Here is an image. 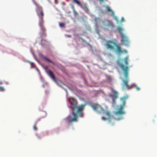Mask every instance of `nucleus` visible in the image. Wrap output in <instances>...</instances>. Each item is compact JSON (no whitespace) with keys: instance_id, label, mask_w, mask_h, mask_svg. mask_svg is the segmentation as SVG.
Instances as JSON below:
<instances>
[{"instance_id":"nucleus-1","label":"nucleus","mask_w":157,"mask_h":157,"mask_svg":"<svg viewBox=\"0 0 157 157\" xmlns=\"http://www.w3.org/2000/svg\"><path fill=\"white\" fill-rule=\"evenodd\" d=\"M68 101L71 104L69 107L72 110V116L69 115L65 120L67 122L71 123L77 121L78 117H83V110L85 105L82 104L78 106L76 100L72 98H68Z\"/></svg>"},{"instance_id":"nucleus-2","label":"nucleus","mask_w":157,"mask_h":157,"mask_svg":"<svg viewBox=\"0 0 157 157\" xmlns=\"http://www.w3.org/2000/svg\"><path fill=\"white\" fill-rule=\"evenodd\" d=\"M105 46L107 49L111 50H114L116 48V51L119 54L127 52L126 50L122 49L120 44L118 43L117 41L115 39L106 40Z\"/></svg>"},{"instance_id":"nucleus-3","label":"nucleus","mask_w":157,"mask_h":157,"mask_svg":"<svg viewBox=\"0 0 157 157\" xmlns=\"http://www.w3.org/2000/svg\"><path fill=\"white\" fill-rule=\"evenodd\" d=\"M126 98L125 97L121 98V100L122 101L123 104L120 105L119 108L117 110L114 112L113 113L114 118L116 120H120L123 119L122 115L125 113V112L124 110V108Z\"/></svg>"},{"instance_id":"nucleus-4","label":"nucleus","mask_w":157,"mask_h":157,"mask_svg":"<svg viewBox=\"0 0 157 157\" xmlns=\"http://www.w3.org/2000/svg\"><path fill=\"white\" fill-rule=\"evenodd\" d=\"M118 63L122 70L125 78V80H123V85L125 86L128 89H130L133 87V85L131 86L128 85V67L127 66H124L123 63L119 62H118Z\"/></svg>"},{"instance_id":"nucleus-5","label":"nucleus","mask_w":157,"mask_h":157,"mask_svg":"<svg viewBox=\"0 0 157 157\" xmlns=\"http://www.w3.org/2000/svg\"><path fill=\"white\" fill-rule=\"evenodd\" d=\"M37 13L39 18V25L40 26L41 29L44 34L45 36V34L44 32L46 30L43 26L44 21L43 19L44 14L41 7H38V10H37Z\"/></svg>"},{"instance_id":"nucleus-6","label":"nucleus","mask_w":157,"mask_h":157,"mask_svg":"<svg viewBox=\"0 0 157 157\" xmlns=\"http://www.w3.org/2000/svg\"><path fill=\"white\" fill-rule=\"evenodd\" d=\"M117 29L121 35V42L123 44L125 45H128L129 41L128 38L127 36L123 33V29L121 27H118Z\"/></svg>"},{"instance_id":"nucleus-7","label":"nucleus","mask_w":157,"mask_h":157,"mask_svg":"<svg viewBox=\"0 0 157 157\" xmlns=\"http://www.w3.org/2000/svg\"><path fill=\"white\" fill-rule=\"evenodd\" d=\"M92 108L95 111L98 112H100L103 110L102 107L97 104H94L91 105Z\"/></svg>"},{"instance_id":"nucleus-8","label":"nucleus","mask_w":157,"mask_h":157,"mask_svg":"<svg viewBox=\"0 0 157 157\" xmlns=\"http://www.w3.org/2000/svg\"><path fill=\"white\" fill-rule=\"evenodd\" d=\"M113 94L112 96V101L113 104H115L116 100L118 98V93L114 90H113Z\"/></svg>"},{"instance_id":"nucleus-9","label":"nucleus","mask_w":157,"mask_h":157,"mask_svg":"<svg viewBox=\"0 0 157 157\" xmlns=\"http://www.w3.org/2000/svg\"><path fill=\"white\" fill-rule=\"evenodd\" d=\"M104 113L108 116V119L109 122L111 123V121L114 119L113 117H111L110 112L108 111H105Z\"/></svg>"},{"instance_id":"nucleus-10","label":"nucleus","mask_w":157,"mask_h":157,"mask_svg":"<svg viewBox=\"0 0 157 157\" xmlns=\"http://www.w3.org/2000/svg\"><path fill=\"white\" fill-rule=\"evenodd\" d=\"M47 74L54 81L56 82V79L55 77L53 72L51 70H48L47 71Z\"/></svg>"},{"instance_id":"nucleus-11","label":"nucleus","mask_w":157,"mask_h":157,"mask_svg":"<svg viewBox=\"0 0 157 157\" xmlns=\"http://www.w3.org/2000/svg\"><path fill=\"white\" fill-rule=\"evenodd\" d=\"M128 57L126 56L124 59H121V61L125 65H127L128 64Z\"/></svg>"},{"instance_id":"nucleus-12","label":"nucleus","mask_w":157,"mask_h":157,"mask_svg":"<svg viewBox=\"0 0 157 157\" xmlns=\"http://www.w3.org/2000/svg\"><path fill=\"white\" fill-rule=\"evenodd\" d=\"M105 7H106V9L108 11L110 12L111 13V15L112 16H114V14L113 11H112L110 8V7L108 6H105Z\"/></svg>"},{"instance_id":"nucleus-13","label":"nucleus","mask_w":157,"mask_h":157,"mask_svg":"<svg viewBox=\"0 0 157 157\" xmlns=\"http://www.w3.org/2000/svg\"><path fill=\"white\" fill-rule=\"evenodd\" d=\"M42 57L47 61L48 62H49V63H52V64H53V65H54L55 64V63H54L52 62L51 60H50V59H48V58H47V57H46L45 56H42Z\"/></svg>"},{"instance_id":"nucleus-14","label":"nucleus","mask_w":157,"mask_h":157,"mask_svg":"<svg viewBox=\"0 0 157 157\" xmlns=\"http://www.w3.org/2000/svg\"><path fill=\"white\" fill-rule=\"evenodd\" d=\"M80 7L86 12L87 13L89 12L88 9L86 6H82V5H81V6Z\"/></svg>"},{"instance_id":"nucleus-15","label":"nucleus","mask_w":157,"mask_h":157,"mask_svg":"<svg viewBox=\"0 0 157 157\" xmlns=\"http://www.w3.org/2000/svg\"><path fill=\"white\" fill-rule=\"evenodd\" d=\"M40 119H38L37 121L36 122L35 124L34 125L33 127V128L34 130L36 131V130H37V128L36 127V124H37V123L38 122V121H40Z\"/></svg>"},{"instance_id":"nucleus-16","label":"nucleus","mask_w":157,"mask_h":157,"mask_svg":"<svg viewBox=\"0 0 157 157\" xmlns=\"http://www.w3.org/2000/svg\"><path fill=\"white\" fill-rule=\"evenodd\" d=\"M73 1L75 2V3H76L77 4H78V6H81V4L80 3V2L77 0H72Z\"/></svg>"},{"instance_id":"nucleus-17","label":"nucleus","mask_w":157,"mask_h":157,"mask_svg":"<svg viewBox=\"0 0 157 157\" xmlns=\"http://www.w3.org/2000/svg\"><path fill=\"white\" fill-rule=\"evenodd\" d=\"M59 26L61 28H64L65 27V24L64 23H59Z\"/></svg>"},{"instance_id":"nucleus-18","label":"nucleus","mask_w":157,"mask_h":157,"mask_svg":"<svg viewBox=\"0 0 157 157\" xmlns=\"http://www.w3.org/2000/svg\"><path fill=\"white\" fill-rule=\"evenodd\" d=\"M73 11L75 16H77L78 15L77 13L75 10L74 7H73Z\"/></svg>"},{"instance_id":"nucleus-19","label":"nucleus","mask_w":157,"mask_h":157,"mask_svg":"<svg viewBox=\"0 0 157 157\" xmlns=\"http://www.w3.org/2000/svg\"><path fill=\"white\" fill-rule=\"evenodd\" d=\"M4 88L3 87L0 86V91H4Z\"/></svg>"},{"instance_id":"nucleus-20","label":"nucleus","mask_w":157,"mask_h":157,"mask_svg":"<svg viewBox=\"0 0 157 157\" xmlns=\"http://www.w3.org/2000/svg\"><path fill=\"white\" fill-rule=\"evenodd\" d=\"M99 1L100 3H101L103 2L104 1L107 2L108 1V0H99Z\"/></svg>"},{"instance_id":"nucleus-21","label":"nucleus","mask_w":157,"mask_h":157,"mask_svg":"<svg viewBox=\"0 0 157 157\" xmlns=\"http://www.w3.org/2000/svg\"><path fill=\"white\" fill-rule=\"evenodd\" d=\"M135 86V88H136V89L137 90H140V88L139 87L137 86Z\"/></svg>"},{"instance_id":"nucleus-22","label":"nucleus","mask_w":157,"mask_h":157,"mask_svg":"<svg viewBox=\"0 0 157 157\" xmlns=\"http://www.w3.org/2000/svg\"><path fill=\"white\" fill-rule=\"evenodd\" d=\"M29 63L30 64L31 66V67H33V63L31 62H29Z\"/></svg>"},{"instance_id":"nucleus-23","label":"nucleus","mask_w":157,"mask_h":157,"mask_svg":"<svg viewBox=\"0 0 157 157\" xmlns=\"http://www.w3.org/2000/svg\"><path fill=\"white\" fill-rule=\"evenodd\" d=\"M124 21V17H122L121 20V22H123Z\"/></svg>"},{"instance_id":"nucleus-24","label":"nucleus","mask_w":157,"mask_h":157,"mask_svg":"<svg viewBox=\"0 0 157 157\" xmlns=\"http://www.w3.org/2000/svg\"><path fill=\"white\" fill-rule=\"evenodd\" d=\"M102 119L103 120H106L107 118L104 117H102Z\"/></svg>"},{"instance_id":"nucleus-25","label":"nucleus","mask_w":157,"mask_h":157,"mask_svg":"<svg viewBox=\"0 0 157 157\" xmlns=\"http://www.w3.org/2000/svg\"><path fill=\"white\" fill-rule=\"evenodd\" d=\"M115 19L116 20V21H118V18L117 17H115Z\"/></svg>"},{"instance_id":"nucleus-26","label":"nucleus","mask_w":157,"mask_h":157,"mask_svg":"<svg viewBox=\"0 0 157 157\" xmlns=\"http://www.w3.org/2000/svg\"><path fill=\"white\" fill-rule=\"evenodd\" d=\"M37 137L39 138V139H40L41 138V137H40L38 136V135H37Z\"/></svg>"},{"instance_id":"nucleus-27","label":"nucleus","mask_w":157,"mask_h":157,"mask_svg":"<svg viewBox=\"0 0 157 157\" xmlns=\"http://www.w3.org/2000/svg\"><path fill=\"white\" fill-rule=\"evenodd\" d=\"M2 82H0V85H2Z\"/></svg>"},{"instance_id":"nucleus-28","label":"nucleus","mask_w":157,"mask_h":157,"mask_svg":"<svg viewBox=\"0 0 157 157\" xmlns=\"http://www.w3.org/2000/svg\"><path fill=\"white\" fill-rule=\"evenodd\" d=\"M56 0H55V3H56Z\"/></svg>"},{"instance_id":"nucleus-29","label":"nucleus","mask_w":157,"mask_h":157,"mask_svg":"<svg viewBox=\"0 0 157 157\" xmlns=\"http://www.w3.org/2000/svg\"><path fill=\"white\" fill-rule=\"evenodd\" d=\"M113 123L112 124V125H113Z\"/></svg>"},{"instance_id":"nucleus-30","label":"nucleus","mask_w":157,"mask_h":157,"mask_svg":"<svg viewBox=\"0 0 157 157\" xmlns=\"http://www.w3.org/2000/svg\"><path fill=\"white\" fill-rule=\"evenodd\" d=\"M44 113H45L44 112H43Z\"/></svg>"}]
</instances>
